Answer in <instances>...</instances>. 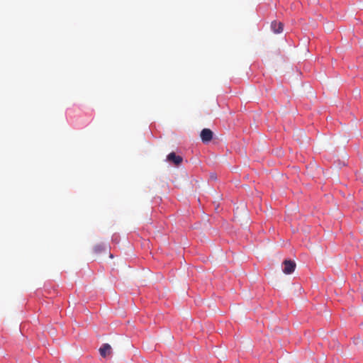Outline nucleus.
Instances as JSON below:
<instances>
[{
	"mask_svg": "<svg viewBox=\"0 0 363 363\" xmlns=\"http://www.w3.org/2000/svg\"><path fill=\"white\" fill-rule=\"evenodd\" d=\"M284 268L283 272L286 274H290L294 272L296 268V263L290 259H286L283 262Z\"/></svg>",
	"mask_w": 363,
	"mask_h": 363,
	"instance_id": "nucleus-1",
	"label": "nucleus"
},
{
	"mask_svg": "<svg viewBox=\"0 0 363 363\" xmlns=\"http://www.w3.org/2000/svg\"><path fill=\"white\" fill-rule=\"evenodd\" d=\"M213 132L209 128H204L201 130L200 137L203 143H208L213 138Z\"/></svg>",
	"mask_w": 363,
	"mask_h": 363,
	"instance_id": "nucleus-2",
	"label": "nucleus"
},
{
	"mask_svg": "<svg viewBox=\"0 0 363 363\" xmlns=\"http://www.w3.org/2000/svg\"><path fill=\"white\" fill-rule=\"evenodd\" d=\"M167 160L177 166H179L182 162L183 159L181 156L177 155L175 152H172L167 155Z\"/></svg>",
	"mask_w": 363,
	"mask_h": 363,
	"instance_id": "nucleus-3",
	"label": "nucleus"
},
{
	"mask_svg": "<svg viewBox=\"0 0 363 363\" xmlns=\"http://www.w3.org/2000/svg\"><path fill=\"white\" fill-rule=\"evenodd\" d=\"M99 353L100 355L104 358L111 354L112 349L111 345L108 343L103 344L102 346L99 348Z\"/></svg>",
	"mask_w": 363,
	"mask_h": 363,
	"instance_id": "nucleus-4",
	"label": "nucleus"
},
{
	"mask_svg": "<svg viewBox=\"0 0 363 363\" xmlns=\"http://www.w3.org/2000/svg\"><path fill=\"white\" fill-rule=\"evenodd\" d=\"M271 28L274 33H280L283 30V24L281 22L274 21L272 23Z\"/></svg>",
	"mask_w": 363,
	"mask_h": 363,
	"instance_id": "nucleus-5",
	"label": "nucleus"
},
{
	"mask_svg": "<svg viewBox=\"0 0 363 363\" xmlns=\"http://www.w3.org/2000/svg\"><path fill=\"white\" fill-rule=\"evenodd\" d=\"M105 249V247L102 244L96 245L94 247V251L97 253L101 252L102 250Z\"/></svg>",
	"mask_w": 363,
	"mask_h": 363,
	"instance_id": "nucleus-6",
	"label": "nucleus"
}]
</instances>
